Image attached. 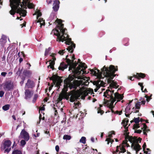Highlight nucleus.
<instances>
[{"mask_svg":"<svg viewBox=\"0 0 154 154\" xmlns=\"http://www.w3.org/2000/svg\"><path fill=\"white\" fill-rule=\"evenodd\" d=\"M54 84H56V86H60L61 85V83L63 82V80L61 79V77L57 75V77L55 80Z\"/></svg>","mask_w":154,"mask_h":154,"instance_id":"obj_18","label":"nucleus"},{"mask_svg":"<svg viewBox=\"0 0 154 154\" xmlns=\"http://www.w3.org/2000/svg\"><path fill=\"white\" fill-rule=\"evenodd\" d=\"M71 94L70 97L69 99V101L71 102H73L75 100H77L80 96L81 94L80 93L76 91H72L70 92Z\"/></svg>","mask_w":154,"mask_h":154,"instance_id":"obj_7","label":"nucleus"},{"mask_svg":"<svg viewBox=\"0 0 154 154\" xmlns=\"http://www.w3.org/2000/svg\"><path fill=\"white\" fill-rule=\"evenodd\" d=\"M35 14L37 15L36 18L38 20V17L41 16L42 15L41 12L39 11H38L35 12Z\"/></svg>","mask_w":154,"mask_h":154,"instance_id":"obj_40","label":"nucleus"},{"mask_svg":"<svg viewBox=\"0 0 154 154\" xmlns=\"http://www.w3.org/2000/svg\"><path fill=\"white\" fill-rule=\"evenodd\" d=\"M68 55H67L66 56L65 60H66V62L67 63V64H70L71 63V62H72V60L69 59L68 58Z\"/></svg>","mask_w":154,"mask_h":154,"instance_id":"obj_41","label":"nucleus"},{"mask_svg":"<svg viewBox=\"0 0 154 154\" xmlns=\"http://www.w3.org/2000/svg\"><path fill=\"white\" fill-rule=\"evenodd\" d=\"M35 85L34 82L30 79H28L27 80V82L26 84V86L28 88H32L35 87Z\"/></svg>","mask_w":154,"mask_h":154,"instance_id":"obj_14","label":"nucleus"},{"mask_svg":"<svg viewBox=\"0 0 154 154\" xmlns=\"http://www.w3.org/2000/svg\"><path fill=\"white\" fill-rule=\"evenodd\" d=\"M97 70V72L96 71L94 70L93 71V72L92 74L95 76H97L98 78H102V74H103L102 72V69H101V72H100V70H98L97 69H96Z\"/></svg>","mask_w":154,"mask_h":154,"instance_id":"obj_17","label":"nucleus"},{"mask_svg":"<svg viewBox=\"0 0 154 154\" xmlns=\"http://www.w3.org/2000/svg\"><path fill=\"white\" fill-rule=\"evenodd\" d=\"M20 145L22 146H24L26 144V140H21L20 141Z\"/></svg>","mask_w":154,"mask_h":154,"instance_id":"obj_47","label":"nucleus"},{"mask_svg":"<svg viewBox=\"0 0 154 154\" xmlns=\"http://www.w3.org/2000/svg\"><path fill=\"white\" fill-rule=\"evenodd\" d=\"M38 95L37 94H35L34 95V97L32 100V102L33 103H35L36 100L37 98H38Z\"/></svg>","mask_w":154,"mask_h":154,"instance_id":"obj_46","label":"nucleus"},{"mask_svg":"<svg viewBox=\"0 0 154 154\" xmlns=\"http://www.w3.org/2000/svg\"><path fill=\"white\" fill-rule=\"evenodd\" d=\"M57 77V75H53L52 77H51L50 78V80H52L53 83L54 84L55 82L56 81L55 80Z\"/></svg>","mask_w":154,"mask_h":154,"instance_id":"obj_37","label":"nucleus"},{"mask_svg":"<svg viewBox=\"0 0 154 154\" xmlns=\"http://www.w3.org/2000/svg\"><path fill=\"white\" fill-rule=\"evenodd\" d=\"M3 88L5 91H9L14 89L13 82L11 80L6 81L3 85Z\"/></svg>","mask_w":154,"mask_h":154,"instance_id":"obj_8","label":"nucleus"},{"mask_svg":"<svg viewBox=\"0 0 154 154\" xmlns=\"http://www.w3.org/2000/svg\"><path fill=\"white\" fill-rule=\"evenodd\" d=\"M4 94V92L3 91H0V97H3Z\"/></svg>","mask_w":154,"mask_h":154,"instance_id":"obj_59","label":"nucleus"},{"mask_svg":"<svg viewBox=\"0 0 154 154\" xmlns=\"http://www.w3.org/2000/svg\"><path fill=\"white\" fill-rule=\"evenodd\" d=\"M11 154H23L21 151L16 149L14 150Z\"/></svg>","mask_w":154,"mask_h":154,"instance_id":"obj_33","label":"nucleus"},{"mask_svg":"<svg viewBox=\"0 0 154 154\" xmlns=\"http://www.w3.org/2000/svg\"><path fill=\"white\" fill-rule=\"evenodd\" d=\"M145 97L146 98V101L147 102H149V100L152 99V98H149V97L147 95H146Z\"/></svg>","mask_w":154,"mask_h":154,"instance_id":"obj_63","label":"nucleus"},{"mask_svg":"<svg viewBox=\"0 0 154 154\" xmlns=\"http://www.w3.org/2000/svg\"><path fill=\"white\" fill-rule=\"evenodd\" d=\"M79 104H80V103L79 102L76 103H74V107L75 108V109H77V107L79 106Z\"/></svg>","mask_w":154,"mask_h":154,"instance_id":"obj_54","label":"nucleus"},{"mask_svg":"<svg viewBox=\"0 0 154 154\" xmlns=\"http://www.w3.org/2000/svg\"><path fill=\"white\" fill-rule=\"evenodd\" d=\"M26 24V21H24V23L20 25V26H21V28L23 27V26H25Z\"/></svg>","mask_w":154,"mask_h":154,"instance_id":"obj_61","label":"nucleus"},{"mask_svg":"<svg viewBox=\"0 0 154 154\" xmlns=\"http://www.w3.org/2000/svg\"><path fill=\"white\" fill-rule=\"evenodd\" d=\"M128 142V139H125L123 141L122 143V145H123L124 144H126Z\"/></svg>","mask_w":154,"mask_h":154,"instance_id":"obj_60","label":"nucleus"},{"mask_svg":"<svg viewBox=\"0 0 154 154\" xmlns=\"http://www.w3.org/2000/svg\"><path fill=\"white\" fill-rule=\"evenodd\" d=\"M115 132L114 131H112L110 132L109 134L108 137H109V138H110L112 137V134H115Z\"/></svg>","mask_w":154,"mask_h":154,"instance_id":"obj_42","label":"nucleus"},{"mask_svg":"<svg viewBox=\"0 0 154 154\" xmlns=\"http://www.w3.org/2000/svg\"><path fill=\"white\" fill-rule=\"evenodd\" d=\"M27 5L28 7L29 8H30V9L34 7V5H33V4L32 3H31L29 2H27L26 5Z\"/></svg>","mask_w":154,"mask_h":154,"instance_id":"obj_35","label":"nucleus"},{"mask_svg":"<svg viewBox=\"0 0 154 154\" xmlns=\"http://www.w3.org/2000/svg\"><path fill=\"white\" fill-rule=\"evenodd\" d=\"M66 51L64 50H60L58 52V53L61 55H63Z\"/></svg>","mask_w":154,"mask_h":154,"instance_id":"obj_51","label":"nucleus"},{"mask_svg":"<svg viewBox=\"0 0 154 154\" xmlns=\"http://www.w3.org/2000/svg\"><path fill=\"white\" fill-rule=\"evenodd\" d=\"M84 93L85 96H82V99H85V96L88 95V92L87 91H85Z\"/></svg>","mask_w":154,"mask_h":154,"instance_id":"obj_56","label":"nucleus"},{"mask_svg":"<svg viewBox=\"0 0 154 154\" xmlns=\"http://www.w3.org/2000/svg\"><path fill=\"white\" fill-rule=\"evenodd\" d=\"M146 75L142 73H136V74L133 75V77L138 80H140L141 79H143L146 77Z\"/></svg>","mask_w":154,"mask_h":154,"instance_id":"obj_12","label":"nucleus"},{"mask_svg":"<svg viewBox=\"0 0 154 154\" xmlns=\"http://www.w3.org/2000/svg\"><path fill=\"white\" fill-rule=\"evenodd\" d=\"M55 149L57 152H58L59 150V147L58 145H56L55 146Z\"/></svg>","mask_w":154,"mask_h":154,"instance_id":"obj_64","label":"nucleus"},{"mask_svg":"<svg viewBox=\"0 0 154 154\" xmlns=\"http://www.w3.org/2000/svg\"><path fill=\"white\" fill-rule=\"evenodd\" d=\"M79 142L83 144H85L86 143V137H82L80 139Z\"/></svg>","mask_w":154,"mask_h":154,"instance_id":"obj_38","label":"nucleus"},{"mask_svg":"<svg viewBox=\"0 0 154 154\" xmlns=\"http://www.w3.org/2000/svg\"><path fill=\"white\" fill-rule=\"evenodd\" d=\"M140 103L141 102H137V103H136L135 104V108H134V107L132 108V109L134 110H134H135L136 109H139L140 107Z\"/></svg>","mask_w":154,"mask_h":154,"instance_id":"obj_31","label":"nucleus"},{"mask_svg":"<svg viewBox=\"0 0 154 154\" xmlns=\"http://www.w3.org/2000/svg\"><path fill=\"white\" fill-rule=\"evenodd\" d=\"M131 109L130 106L128 105L125 109V111L126 113H128L129 110Z\"/></svg>","mask_w":154,"mask_h":154,"instance_id":"obj_48","label":"nucleus"},{"mask_svg":"<svg viewBox=\"0 0 154 154\" xmlns=\"http://www.w3.org/2000/svg\"><path fill=\"white\" fill-rule=\"evenodd\" d=\"M10 6L11 7V9L9 11L10 14L13 16L15 13L20 14V15L23 17H25L26 15V11L24 9L25 8L23 7L20 8L21 0H10Z\"/></svg>","mask_w":154,"mask_h":154,"instance_id":"obj_2","label":"nucleus"},{"mask_svg":"<svg viewBox=\"0 0 154 154\" xmlns=\"http://www.w3.org/2000/svg\"><path fill=\"white\" fill-rule=\"evenodd\" d=\"M106 141H107V144H109L110 142L112 144L114 141V140L110 138H107L106 139Z\"/></svg>","mask_w":154,"mask_h":154,"instance_id":"obj_36","label":"nucleus"},{"mask_svg":"<svg viewBox=\"0 0 154 154\" xmlns=\"http://www.w3.org/2000/svg\"><path fill=\"white\" fill-rule=\"evenodd\" d=\"M117 83L116 82H114V81H112V82L110 84L109 87H111L112 88V87L116 89L119 86H117Z\"/></svg>","mask_w":154,"mask_h":154,"instance_id":"obj_25","label":"nucleus"},{"mask_svg":"<svg viewBox=\"0 0 154 154\" xmlns=\"http://www.w3.org/2000/svg\"><path fill=\"white\" fill-rule=\"evenodd\" d=\"M64 94H63V93H61L59 94V97L58 98L57 100L58 102H60L61 101H62L63 99H64Z\"/></svg>","mask_w":154,"mask_h":154,"instance_id":"obj_26","label":"nucleus"},{"mask_svg":"<svg viewBox=\"0 0 154 154\" xmlns=\"http://www.w3.org/2000/svg\"><path fill=\"white\" fill-rule=\"evenodd\" d=\"M7 74V73L6 72H2L1 73V75L3 76V77H5L6 75Z\"/></svg>","mask_w":154,"mask_h":154,"instance_id":"obj_62","label":"nucleus"},{"mask_svg":"<svg viewBox=\"0 0 154 154\" xmlns=\"http://www.w3.org/2000/svg\"><path fill=\"white\" fill-rule=\"evenodd\" d=\"M31 74L32 72L31 71L26 70H24L23 73V75L28 77H29L31 75Z\"/></svg>","mask_w":154,"mask_h":154,"instance_id":"obj_22","label":"nucleus"},{"mask_svg":"<svg viewBox=\"0 0 154 154\" xmlns=\"http://www.w3.org/2000/svg\"><path fill=\"white\" fill-rule=\"evenodd\" d=\"M116 102L114 104V105H113V104H112V103L111 104L107 106L110 109H111V111L112 113L114 114H119V115H121L122 113V110L120 111H114L113 109L115 105L116 104Z\"/></svg>","mask_w":154,"mask_h":154,"instance_id":"obj_11","label":"nucleus"},{"mask_svg":"<svg viewBox=\"0 0 154 154\" xmlns=\"http://www.w3.org/2000/svg\"><path fill=\"white\" fill-rule=\"evenodd\" d=\"M128 122L129 120L127 118L125 119L122 121V124L123 125V126L125 128H126V127H127Z\"/></svg>","mask_w":154,"mask_h":154,"instance_id":"obj_24","label":"nucleus"},{"mask_svg":"<svg viewBox=\"0 0 154 154\" xmlns=\"http://www.w3.org/2000/svg\"><path fill=\"white\" fill-rule=\"evenodd\" d=\"M72 62L70 64H68L69 66V71L71 70L73 74L72 75L74 76H79L82 72V70L81 69V68L84 70L87 68V66L85 63H82L81 65H79L78 66L76 67L77 64V63L75 61L74 63V60H72Z\"/></svg>","mask_w":154,"mask_h":154,"instance_id":"obj_4","label":"nucleus"},{"mask_svg":"<svg viewBox=\"0 0 154 154\" xmlns=\"http://www.w3.org/2000/svg\"><path fill=\"white\" fill-rule=\"evenodd\" d=\"M54 22L56 23L57 24L55 28L52 30L51 34L54 33V35L57 36L56 39L57 41L63 42L66 41L65 43L66 45H69L71 44L66 48V50L71 53H72L74 49L75 48V45L72 41L71 38H69V36L67 34V32H66L65 31H67V29L64 28V24L62 23L63 20L57 18Z\"/></svg>","mask_w":154,"mask_h":154,"instance_id":"obj_1","label":"nucleus"},{"mask_svg":"<svg viewBox=\"0 0 154 154\" xmlns=\"http://www.w3.org/2000/svg\"><path fill=\"white\" fill-rule=\"evenodd\" d=\"M7 37L5 35H2L0 39V43L1 45H4L7 41Z\"/></svg>","mask_w":154,"mask_h":154,"instance_id":"obj_21","label":"nucleus"},{"mask_svg":"<svg viewBox=\"0 0 154 154\" xmlns=\"http://www.w3.org/2000/svg\"><path fill=\"white\" fill-rule=\"evenodd\" d=\"M74 78H78V79H80V77L79 76H74L72 75L71 76L69 75L68 78H66L64 81V83L67 85L69 88L70 89L74 88L75 89L76 88V85L74 83L71 82Z\"/></svg>","mask_w":154,"mask_h":154,"instance_id":"obj_6","label":"nucleus"},{"mask_svg":"<svg viewBox=\"0 0 154 154\" xmlns=\"http://www.w3.org/2000/svg\"><path fill=\"white\" fill-rule=\"evenodd\" d=\"M63 138L64 140H69L71 138V137L69 135L66 134L64 135Z\"/></svg>","mask_w":154,"mask_h":154,"instance_id":"obj_39","label":"nucleus"},{"mask_svg":"<svg viewBox=\"0 0 154 154\" xmlns=\"http://www.w3.org/2000/svg\"><path fill=\"white\" fill-rule=\"evenodd\" d=\"M110 89L112 90V88L111 87H108V89L104 93L103 96L108 99H109V100H107L105 99H104V103L106 106L111 104L112 103V104H113L115 101V99H114V96L110 92Z\"/></svg>","mask_w":154,"mask_h":154,"instance_id":"obj_5","label":"nucleus"},{"mask_svg":"<svg viewBox=\"0 0 154 154\" xmlns=\"http://www.w3.org/2000/svg\"><path fill=\"white\" fill-rule=\"evenodd\" d=\"M97 113H100L101 115H102L104 113V111L101 110L99 108L98 110Z\"/></svg>","mask_w":154,"mask_h":154,"instance_id":"obj_52","label":"nucleus"},{"mask_svg":"<svg viewBox=\"0 0 154 154\" xmlns=\"http://www.w3.org/2000/svg\"><path fill=\"white\" fill-rule=\"evenodd\" d=\"M29 0H23V2H22V4H20V7L22 8L23 7V8H25V9H26V7L27 2Z\"/></svg>","mask_w":154,"mask_h":154,"instance_id":"obj_28","label":"nucleus"},{"mask_svg":"<svg viewBox=\"0 0 154 154\" xmlns=\"http://www.w3.org/2000/svg\"><path fill=\"white\" fill-rule=\"evenodd\" d=\"M143 127L141 128V129L143 130V131H146V130L147 128H148L147 126L146 125V124L143 123Z\"/></svg>","mask_w":154,"mask_h":154,"instance_id":"obj_44","label":"nucleus"},{"mask_svg":"<svg viewBox=\"0 0 154 154\" xmlns=\"http://www.w3.org/2000/svg\"><path fill=\"white\" fill-rule=\"evenodd\" d=\"M81 83L82 84V85L87 86L89 84V82L87 81H85L83 82L82 81H81Z\"/></svg>","mask_w":154,"mask_h":154,"instance_id":"obj_49","label":"nucleus"},{"mask_svg":"<svg viewBox=\"0 0 154 154\" xmlns=\"http://www.w3.org/2000/svg\"><path fill=\"white\" fill-rule=\"evenodd\" d=\"M51 50V48L50 47H49L48 49H47V48L46 49L45 51V56H46L48 54L49 52Z\"/></svg>","mask_w":154,"mask_h":154,"instance_id":"obj_43","label":"nucleus"},{"mask_svg":"<svg viewBox=\"0 0 154 154\" xmlns=\"http://www.w3.org/2000/svg\"><path fill=\"white\" fill-rule=\"evenodd\" d=\"M50 61L51 62L50 63V64L48 66V68L50 67V68L52 69H54V65L55 64V61L50 60Z\"/></svg>","mask_w":154,"mask_h":154,"instance_id":"obj_30","label":"nucleus"},{"mask_svg":"<svg viewBox=\"0 0 154 154\" xmlns=\"http://www.w3.org/2000/svg\"><path fill=\"white\" fill-rule=\"evenodd\" d=\"M68 86L66 84H65L64 86V88L63 89L61 93H64V94L67 93V91H68Z\"/></svg>","mask_w":154,"mask_h":154,"instance_id":"obj_27","label":"nucleus"},{"mask_svg":"<svg viewBox=\"0 0 154 154\" xmlns=\"http://www.w3.org/2000/svg\"><path fill=\"white\" fill-rule=\"evenodd\" d=\"M20 136L26 141H28L29 139V134L24 129H23L22 131L20 133Z\"/></svg>","mask_w":154,"mask_h":154,"instance_id":"obj_10","label":"nucleus"},{"mask_svg":"<svg viewBox=\"0 0 154 154\" xmlns=\"http://www.w3.org/2000/svg\"><path fill=\"white\" fill-rule=\"evenodd\" d=\"M63 94H64V99H65L67 100H69L70 98L69 96L71 94H70V92L69 93H66L64 94L63 93Z\"/></svg>","mask_w":154,"mask_h":154,"instance_id":"obj_32","label":"nucleus"},{"mask_svg":"<svg viewBox=\"0 0 154 154\" xmlns=\"http://www.w3.org/2000/svg\"><path fill=\"white\" fill-rule=\"evenodd\" d=\"M140 127L139 124H134L133 129L138 128Z\"/></svg>","mask_w":154,"mask_h":154,"instance_id":"obj_53","label":"nucleus"},{"mask_svg":"<svg viewBox=\"0 0 154 154\" xmlns=\"http://www.w3.org/2000/svg\"><path fill=\"white\" fill-rule=\"evenodd\" d=\"M136 139V137H133L132 136H129L128 140L131 143L135 142Z\"/></svg>","mask_w":154,"mask_h":154,"instance_id":"obj_29","label":"nucleus"},{"mask_svg":"<svg viewBox=\"0 0 154 154\" xmlns=\"http://www.w3.org/2000/svg\"><path fill=\"white\" fill-rule=\"evenodd\" d=\"M136 143H138L139 141V143H140L141 142V141L142 140V139L141 138H140V137H139L137 139L136 138Z\"/></svg>","mask_w":154,"mask_h":154,"instance_id":"obj_55","label":"nucleus"},{"mask_svg":"<svg viewBox=\"0 0 154 154\" xmlns=\"http://www.w3.org/2000/svg\"><path fill=\"white\" fill-rule=\"evenodd\" d=\"M129 132L124 133V135L125 136V139H128V137L130 136L129 135Z\"/></svg>","mask_w":154,"mask_h":154,"instance_id":"obj_50","label":"nucleus"},{"mask_svg":"<svg viewBox=\"0 0 154 154\" xmlns=\"http://www.w3.org/2000/svg\"><path fill=\"white\" fill-rule=\"evenodd\" d=\"M32 94H31V91L29 89H26L25 90V99H28L32 97Z\"/></svg>","mask_w":154,"mask_h":154,"instance_id":"obj_19","label":"nucleus"},{"mask_svg":"<svg viewBox=\"0 0 154 154\" xmlns=\"http://www.w3.org/2000/svg\"><path fill=\"white\" fill-rule=\"evenodd\" d=\"M131 147H133L134 149L136 151V154H137L138 152L142 149L141 146L138 143H132Z\"/></svg>","mask_w":154,"mask_h":154,"instance_id":"obj_13","label":"nucleus"},{"mask_svg":"<svg viewBox=\"0 0 154 154\" xmlns=\"http://www.w3.org/2000/svg\"><path fill=\"white\" fill-rule=\"evenodd\" d=\"M118 66L115 67L113 65H110L109 67H106L105 66H103L102 69L103 75L104 77L108 78L107 82L108 84H111L112 82V80L116 76V75L115 72L118 71Z\"/></svg>","mask_w":154,"mask_h":154,"instance_id":"obj_3","label":"nucleus"},{"mask_svg":"<svg viewBox=\"0 0 154 154\" xmlns=\"http://www.w3.org/2000/svg\"><path fill=\"white\" fill-rule=\"evenodd\" d=\"M60 2L59 1H55L53 4V8L55 12L57 11L59 8Z\"/></svg>","mask_w":154,"mask_h":154,"instance_id":"obj_15","label":"nucleus"},{"mask_svg":"<svg viewBox=\"0 0 154 154\" xmlns=\"http://www.w3.org/2000/svg\"><path fill=\"white\" fill-rule=\"evenodd\" d=\"M11 144V142L9 140H6L4 141V143L2 144L1 149L2 150H4L6 148L10 147Z\"/></svg>","mask_w":154,"mask_h":154,"instance_id":"obj_9","label":"nucleus"},{"mask_svg":"<svg viewBox=\"0 0 154 154\" xmlns=\"http://www.w3.org/2000/svg\"><path fill=\"white\" fill-rule=\"evenodd\" d=\"M69 65L66 64L64 62H62L60 63V66L58 67V69L59 70L63 71L64 69L67 68Z\"/></svg>","mask_w":154,"mask_h":154,"instance_id":"obj_20","label":"nucleus"},{"mask_svg":"<svg viewBox=\"0 0 154 154\" xmlns=\"http://www.w3.org/2000/svg\"><path fill=\"white\" fill-rule=\"evenodd\" d=\"M119 146H120L119 148H120V151L119 152V154H120L121 153H124L126 152V150L125 148V146L122 145H120Z\"/></svg>","mask_w":154,"mask_h":154,"instance_id":"obj_23","label":"nucleus"},{"mask_svg":"<svg viewBox=\"0 0 154 154\" xmlns=\"http://www.w3.org/2000/svg\"><path fill=\"white\" fill-rule=\"evenodd\" d=\"M140 118L138 117L137 118H134V122L136 124H138L140 122Z\"/></svg>","mask_w":154,"mask_h":154,"instance_id":"obj_45","label":"nucleus"},{"mask_svg":"<svg viewBox=\"0 0 154 154\" xmlns=\"http://www.w3.org/2000/svg\"><path fill=\"white\" fill-rule=\"evenodd\" d=\"M10 106L9 104H6L2 107V109L4 111H7L9 109Z\"/></svg>","mask_w":154,"mask_h":154,"instance_id":"obj_34","label":"nucleus"},{"mask_svg":"<svg viewBox=\"0 0 154 154\" xmlns=\"http://www.w3.org/2000/svg\"><path fill=\"white\" fill-rule=\"evenodd\" d=\"M114 99H115V101L116 99L118 100L117 102L121 100H122L124 97L123 94H120L118 92L115 93L114 94Z\"/></svg>","mask_w":154,"mask_h":154,"instance_id":"obj_16","label":"nucleus"},{"mask_svg":"<svg viewBox=\"0 0 154 154\" xmlns=\"http://www.w3.org/2000/svg\"><path fill=\"white\" fill-rule=\"evenodd\" d=\"M142 132V130H136L135 131L134 133L140 134Z\"/></svg>","mask_w":154,"mask_h":154,"instance_id":"obj_58","label":"nucleus"},{"mask_svg":"<svg viewBox=\"0 0 154 154\" xmlns=\"http://www.w3.org/2000/svg\"><path fill=\"white\" fill-rule=\"evenodd\" d=\"M11 148H6L4 151V153H6V152L8 153L10 151Z\"/></svg>","mask_w":154,"mask_h":154,"instance_id":"obj_57","label":"nucleus"}]
</instances>
